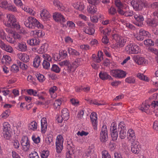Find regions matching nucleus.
<instances>
[{
  "label": "nucleus",
  "instance_id": "23",
  "mask_svg": "<svg viewBox=\"0 0 158 158\" xmlns=\"http://www.w3.org/2000/svg\"><path fill=\"white\" fill-rule=\"evenodd\" d=\"M73 6L75 9L79 10H82L84 8L83 3L81 2L74 3L73 4Z\"/></svg>",
  "mask_w": 158,
  "mask_h": 158
},
{
  "label": "nucleus",
  "instance_id": "21",
  "mask_svg": "<svg viewBox=\"0 0 158 158\" xmlns=\"http://www.w3.org/2000/svg\"><path fill=\"white\" fill-rule=\"evenodd\" d=\"M17 50L21 52H25L27 50L26 44L24 42L18 43Z\"/></svg>",
  "mask_w": 158,
  "mask_h": 158
},
{
  "label": "nucleus",
  "instance_id": "29",
  "mask_svg": "<svg viewBox=\"0 0 158 158\" xmlns=\"http://www.w3.org/2000/svg\"><path fill=\"white\" fill-rule=\"evenodd\" d=\"M48 45L47 43L43 44L38 50V52L40 54H42L46 52L48 50Z\"/></svg>",
  "mask_w": 158,
  "mask_h": 158
},
{
  "label": "nucleus",
  "instance_id": "35",
  "mask_svg": "<svg viewBox=\"0 0 158 158\" xmlns=\"http://www.w3.org/2000/svg\"><path fill=\"white\" fill-rule=\"evenodd\" d=\"M1 48L10 53H12L13 51V49L11 46L6 44L5 43H4V45H3Z\"/></svg>",
  "mask_w": 158,
  "mask_h": 158
},
{
  "label": "nucleus",
  "instance_id": "48",
  "mask_svg": "<svg viewBox=\"0 0 158 158\" xmlns=\"http://www.w3.org/2000/svg\"><path fill=\"white\" fill-rule=\"evenodd\" d=\"M29 128L33 131L36 130L37 128V123L34 121L31 122L29 125Z\"/></svg>",
  "mask_w": 158,
  "mask_h": 158
},
{
  "label": "nucleus",
  "instance_id": "13",
  "mask_svg": "<svg viewBox=\"0 0 158 158\" xmlns=\"http://www.w3.org/2000/svg\"><path fill=\"white\" fill-rule=\"evenodd\" d=\"M131 142V148L132 152L137 154L139 153L140 150L139 142L137 140Z\"/></svg>",
  "mask_w": 158,
  "mask_h": 158
},
{
  "label": "nucleus",
  "instance_id": "36",
  "mask_svg": "<svg viewBox=\"0 0 158 158\" xmlns=\"http://www.w3.org/2000/svg\"><path fill=\"white\" fill-rule=\"evenodd\" d=\"M133 13V11L131 10L124 11L123 10L122 12H121L120 15L126 17H130L132 16L133 15H134L135 14Z\"/></svg>",
  "mask_w": 158,
  "mask_h": 158
},
{
  "label": "nucleus",
  "instance_id": "43",
  "mask_svg": "<svg viewBox=\"0 0 158 158\" xmlns=\"http://www.w3.org/2000/svg\"><path fill=\"white\" fill-rule=\"evenodd\" d=\"M2 61V62L5 63L6 64H8L11 61V58L9 56L4 55L3 56Z\"/></svg>",
  "mask_w": 158,
  "mask_h": 158
},
{
  "label": "nucleus",
  "instance_id": "61",
  "mask_svg": "<svg viewBox=\"0 0 158 158\" xmlns=\"http://www.w3.org/2000/svg\"><path fill=\"white\" fill-rule=\"evenodd\" d=\"M111 29L110 27H108L104 30H103L102 31L103 34L105 36L109 35H110L111 32Z\"/></svg>",
  "mask_w": 158,
  "mask_h": 158
},
{
  "label": "nucleus",
  "instance_id": "26",
  "mask_svg": "<svg viewBox=\"0 0 158 158\" xmlns=\"http://www.w3.org/2000/svg\"><path fill=\"white\" fill-rule=\"evenodd\" d=\"M69 65L67 68V71L69 73H71L72 76H73L74 75V72L76 68L75 67L73 63L71 64L70 63Z\"/></svg>",
  "mask_w": 158,
  "mask_h": 158
},
{
  "label": "nucleus",
  "instance_id": "17",
  "mask_svg": "<svg viewBox=\"0 0 158 158\" xmlns=\"http://www.w3.org/2000/svg\"><path fill=\"white\" fill-rule=\"evenodd\" d=\"M127 137L128 139L131 142L137 140L134 130L130 129L127 132Z\"/></svg>",
  "mask_w": 158,
  "mask_h": 158
},
{
  "label": "nucleus",
  "instance_id": "64",
  "mask_svg": "<svg viewBox=\"0 0 158 158\" xmlns=\"http://www.w3.org/2000/svg\"><path fill=\"white\" fill-rule=\"evenodd\" d=\"M102 158H111V156L108 152L106 150H104L102 152Z\"/></svg>",
  "mask_w": 158,
  "mask_h": 158
},
{
  "label": "nucleus",
  "instance_id": "56",
  "mask_svg": "<svg viewBox=\"0 0 158 158\" xmlns=\"http://www.w3.org/2000/svg\"><path fill=\"white\" fill-rule=\"evenodd\" d=\"M36 76L38 80L40 82H43L45 79V77L40 73H37Z\"/></svg>",
  "mask_w": 158,
  "mask_h": 158
},
{
  "label": "nucleus",
  "instance_id": "40",
  "mask_svg": "<svg viewBox=\"0 0 158 158\" xmlns=\"http://www.w3.org/2000/svg\"><path fill=\"white\" fill-rule=\"evenodd\" d=\"M15 24L13 25L11 27H14L16 28L17 30H19V32L21 33L24 34L26 33V31L23 28H21L20 27V25L17 24L16 22L15 23Z\"/></svg>",
  "mask_w": 158,
  "mask_h": 158
},
{
  "label": "nucleus",
  "instance_id": "20",
  "mask_svg": "<svg viewBox=\"0 0 158 158\" xmlns=\"http://www.w3.org/2000/svg\"><path fill=\"white\" fill-rule=\"evenodd\" d=\"M90 118L92 125L95 129V127H96L97 125L98 118L97 114L94 112H92L91 114Z\"/></svg>",
  "mask_w": 158,
  "mask_h": 158
},
{
  "label": "nucleus",
  "instance_id": "37",
  "mask_svg": "<svg viewBox=\"0 0 158 158\" xmlns=\"http://www.w3.org/2000/svg\"><path fill=\"white\" fill-rule=\"evenodd\" d=\"M62 104V101L60 99H57L56 100L53 104V106L54 109L58 110L60 108V106Z\"/></svg>",
  "mask_w": 158,
  "mask_h": 158
},
{
  "label": "nucleus",
  "instance_id": "54",
  "mask_svg": "<svg viewBox=\"0 0 158 158\" xmlns=\"http://www.w3.org/2000/svg\"><path fill=\"white\" fill-rule=\"evenodd\" d=\"M9 4L8 2L5 0H1L0 1V7L6 9Z\"/></svg>",
  "mask_w": 158,
  "mask_h": 158
},
{
  "label": "nucleus",
  "instance_id": "16",
  "mask_svg": "<svg viewBox=\"0 0 158 158\" xmlns=\"http://www.w3.org/2000/svg\"><path fill=\"white\" fill-rule=\"evenodd\" d=\"M17 56L18 58L24 62L27 63L29 61V56L26 53H20Z\"/></svg>",
  "mask_w": 158,
  "mask_h": 158
},
{
  "label": "nucleus",
  "instance_id": "62",
  "mask_svg": "<svg viewBox=\"0 0 158 158\" xmlns=\"http://www.w3.org/2000/svg\"><path fill=\"white\" fill-rule=\"evenodd\" d=\"M67 25L70 29H74L75 27V24L72 21H68L67 22Z\"/></svg>",
  "mask_w": 158,
  "mask_h": 158
},
{
  "label": "nucleus",
  "instance_id": "42",
  "mask_svg": "<svg viewBox=\"0 0 158 158\" xmlns=\"http://www.w3.org/2000/svg\"><path fill=\"white\" fill-rule=\"evenodd\" d=\"M10 128V125L8 122H5L3 124V132H8Z\"/></svg>",
  "mask_w": 158,
  "mask_h": 158
},
{
  "label": "nucleus",
  "instance_id": "5",
  "mask_svg": "<svg viewBox=\"0 0 158 158\" xmlns=\"http://www.w3.org/2000/svg\"><path fill=\"white\" fill-rule=\"evenodd\" d=\"M37 19L34 17L29 16L24 22L25 26L29 28H34L35 27Z\"/></svg>",
  "mask_w": 158,
  "mask_h": 158
},
{
  "label": "nucleus",
  "instance_id": "9",
  "mask_svg": "<svg viewBox=\"0 0 158 158\" xmlns=\"http://www.w3.org/2000/svg\"><path fill=\"white\" fill-rule=\"evenodd\" d=\"M100 139L101 142H106L108 139L107 130L106 125H103L101 128L100 133Z\"/></svg>",
  "mask_w": 158,
  "mask_h": 158
},
{
  "label": "nucleus",
  "instance_id": "7",
  "mask_svg": "<svg viewBox=\"0 0 158 158\" xmlns=\"http://www.w3.org/2000/svg\"><path fill=\"white\" fill-rule=\"evenodd\" d=\"M6 17L7 21L4 22V24L7 27H11L17 22L16 18L13 15L11 14H7Z\"/></svg>",
  "mask_w": 158,
  "mask_h": 158
},
{
  "label": "nucleus",
  "instance_id": "6",
  "mask_svg": "<svg viewBox=\"0 0 158 158\" xmlns=\"http://www.w3.org/2000/svg\"><path fill=\"white\" fill-rule=\"evenodd\" d=\"M22 149L24 152L29 151L31 148L30 141L27 136H24L22 137L21 141Z\"/></svg>",
  "mask_w": 158,
  "mask_h": 158
},
{
  "label": "nucleus",
  "instance_id": "55",
  "mask_svg": "<svg viewBox=\"0 0 158 158\" xmlns=\"http://www.w3.org/2000/svg\"><path fill=\"white\" fill-rule=\"evenodd\" d=\"M51 70L56 73H59L60 71V69L57 65L53 64L52 65Z\"/></svg>",
  "mask_w": 158,
  "mask_h": 158
},
{
  "label": "nucleus",
  "instance_id": "28",
  "mask_svg": "<svg viewBox=\"0 0 158 158\" xmlns=\"http://www.w3.org/2000/svg\"><path fill=\"white\" fill-rule=\"evenodd\" d=\"M83 30L85 33L92 35L94 34L95 30L94 28L92 27L85 26L83 28Z\"/></svg>",
  "mask_w": 158,
  "mask_h": 158
},
{
  "label": "nucleus",
  "instance_id": "60",
  "mask_svg": "<svg viewBox=\"0 0 158 158\" xmlns=\"http://www.w3.org/2000/svg\"><path fill=\"white\" fill-rule=\"evenodd\" d=\"M137 77L141 80L147 81L148 80V77L143 75V74L138 73L137 75Z\"/></svg>",
  "mask_w": 158,
  "mask_h": 158
},
{
  "label": "nucleus",
  "instance_id": "2",
  "mask_svg": "<svg viewBox=\"0 0 158 158\" xmlns=\"http://www.w3.org/2000/svg\"><path fill=\"white\" fill-rule=\"evenodd\" d=\"M125 51L129 54H137L141 51L139 47L135 44H130L127 45L125 48Z\"/></svg>",
  "mask_w": 158,
  "mask_h": 158
},
{
  "label": "nucleus",
  "instance_id": "1",
  "mask_svg": "<svg viewBox=\"0 0 158 158\" xmlns=\"http://www.w3.org/2000/svg\"><path fill=\"white\" fill-rule=\"evenodd\" d=\"M112 38L115 41V46L118 48L123 47L127 40L126 37H122L117 34L112 35Z\"/></svg>",
  "mask_w": 158,
  "mask_h": 158
},
{
  "label": "nucleus",
  "instance_id": "25",
  "mask_svg": "<svg viewBox=\"0 0 158 158\" xmlns=\"http://www.w3.org/2000/svg\"><path fill=\"white\" fill-rule=\"evenodd\" d=\"M27 42L28 44L31 46L37 45L39 44L40 41L38 38H35L28 40L27 41Z\"/></svg>",
  "mask_w": 158,
  "mask_h": 158
},
{
  "label": "nucleus",
  "instance_id": "46",
  "mask_svg": "<svg viewBox=\"0 0 158 158\" xmlns=\"http://www.w3.org/2000/svg\"><path fill=\"white\" fill-rule=\"evenodd\" d=\"M10 111L9 109L6 110L0 116V117L2 119H6L9 116Z\"/></svg>",
  "mask_w": 158,
  "mask_h": 158
},
{
  "label": "nucleus",
  "instance_id": "57",
  "mask_svg": "<svg viewBox=\"0 0 158 158\" xmlns=\"http://www.w3.org/2000/svg\"><path fill=\"white\" fill-rule=\"evenodd\" d=\"M40 153L42 158H47L49 155V152L47 150H43L41 151Z\"/></svg>",
  "mask_w": 158,
  "mask_h": 158
},
{
  "label": "nucleus",
  "instance_id": "45",
  "mask_svg": "<svg viewBox=\"0 0 158 158\" xmlns=\"http://www.w3.org/2000/svg\"><path fill=\"white\" fill-rule=\"evenodd\" d=\"M126 73L125 71L120 69L118 70L117 78H123L126 75Z\"/></svg>",
  "mask_w": 158,
  "mask_h": 158
},
{
  "label": "nucleus",
  "instance_id": "15",
  "mask_svg": "<svg viewBox=\"0 0 158 158\" xmlns=\"http://www.w3.org/2000/svg\"><path fill=\"white\" fill-rule=\"evenodd\" d=\"M114 4L117 8V12L119 14L121 12H122L123 9L126 7V6H125V5L122 3L120 0H115Z\"/></svg>",
  "mask_w": 158,
  "mask_h": 158
},
{
  "label": "nucleus",
  "instance_id": "59",
  "mask_svg": "<svg viewBox=\"0 0 158 158\" xmlns=\"http://www.w3.org/2000/svg\"><path fill=\"white\" fill-rule=\"evenodd\" d=\"M9 10L14 12H17V10L16 7L14 5L9 4L6 9Z\"/></svg>",
  "mask_w": 158,
  "mask_h": 158
},
{
  "label": "nucleus",
  "instance_id": "19",
  "mask_svg": "<svg viewBox=\"0 0 158 158\" xmlns=\"http://www.w3.org/2000/svg\"><path fill=\"white\" fill-rule=\"evenodd\" d=\"M41 131L42 133H44L46 132L47 127V123L46 118H43L41 120Z\"/></svg>",
  "mask_w": 158,
  "mask_h": 158
},
{
  "label": "nucleus",
  "instance_id": "38",
  "mask_svg": "<svg viewBox=\"0 0 158 158\" xmlns=\"http://www.w3.org/2000/svg\"><path fill=\"white\" fill-rule=\"evenodd\" d=\"M60 10L67 13L70 11V9L66 5L62 3L60 7L58 9Z\"/></svg>",
  "mask_w": 158,
  "mask_h": 158
},
{
  "label": "nucleus",
  "instance_id": "34",
  "mask_svg": "<svg viewBox=\"0 0 158 158\" xmlns=\"http://www.w3.org/2000/svg\"><path fill=\"white\" fill-rule=\"evenodd\" d=\"M97 9L96 6L94 5H89L87 7L88 12L91 14H94L97 11Z\"/></svg>",
  "mask_w": 158,
  "mask_h": 158
},
{
  "label": "nucleus",
  "instance_id": "33",
  "mask_svg": "<svg viewBox=\"0 0 158 158\" xmlns=\"http://www.w3.org/2000/svg\"><path fill=\"white\" fill-rule=\"evenodd\" d=\"M57 90V87L56 86L50 88L49 90V92L51 96V97L53 98H55L56 97V94L55 93V91Z\"/></svg>",
  "mask_w": 158,
  "mask_h": 158
},
{
  "label": "nucleus",
  "instance_id": "4",
  "mask_svg": "<svg viewBox=\"0 0 158 158\" xmlns=\"http://www.w3.org/2000/svg\"><path fill=\"white\" fill-rule=\"evenodd\" d=\"M118 129L119 138L121 139H124L126 136L127 130L126 125L123 122L119 123Z\"/></svg>",
  "mask_w": 158,
  "mask_h": 158
},
{
  "label": "nucleus",
  "instance_id": "53",
  "mask_svg": "<svg viewBox=\"0 0 158 158\" xmlns=\"http://www.w3.org/2000/svg\"><path fill=\"white\" fill-rule=\"evenodd\" d=\"M108 75L109 74L105 72H101L99 74L100 77L102 80L107 79Z\"/></svg>",
  "mask_w": 158,
  "mask_h": 158
},
{
  "label": "nucleus",
  "instance_id": "63",
  "mask_svg": "<svg viewBox=\"0 0 158 158\" xmlns=\"http://www.w3.org/2000/svg\"><path fill=\"white\" fill-rule=\"evenodd\" d=\"M29 158H40L38 153L35 151L32 152L29 154Z\"/></svg>",
  "mask_w": 158,
  "mask_h": 158
},
{
  "label": "nucleus",
  "instance_id": "30",
  "mask_svg": "<svg viewBox=\"0 0 158 158\" xmlns=\"http://www.w3.org/2000/svg\"><path fill=\"white\" fill-rule=\"evenodd\" d=\"M67 51L70 55L76 56H78L80 55V53L78 52L71 48H68Z\"/></svg>",
  "mask_w": 158,
  "mask_h": 158
},
{
  "label": "nucleus",
  "instance_id": "49",
  "mask_svg": "<svg viewBox=\"0 0 158 158\" xmlns=\"http://www.w3.org/2000/svg\"><path fill=\"white\" fill-rule=\"evenodd\" d=\"M27 92L28 94L31 95H33L34 96H38V92L35 90L32 89H27Z\"/></svg>",
  "mask_w": 158,
  "mask_h": 158
},
{
  "label": "nucleus",
  "instance_id": "51",
  "mask_svg": "<svg viewBox=\"0 0 158 158\" xmlns=\"http://www.w3.org/2000/svg\"><path fill=\"white\" fill-rule=\"evenodd\" d=\"M139 31H140V35H142L143 37L145 36L149 38L151 37V35L148 31L143 29L140 30Z\"/></svg>",
  "mask_w": 158,
  "mask_h": 158
},
{
  "label": "nucleus",
  "instance_id": "52",
  "mask_svg": "<svg viewBox=\"0 0 158 158\" xmlns=\"http://www.w3.org/2000/svg\"><path fill=\"white\" fill-rule=\"evenodd\" d=\"M82 60L80 58H77L73 63V64L76 68L82 64Z\"/></svg>",
  "mask_w": 158,
  "mask_h": 158
},
{
  "label": "nucleus",
  "instance_id": "47",
  "mask_svg": "<svg viewBox=\"0 0 158 158\" xmlns=\"http://www.w3.org/2000/svg\"><path fill=\"white\" fill-rule=\"evenodd\" d=\"M147 62V61L143 57H139L138 58L137 63L139 65L145 64Z\"/></svg>",
  "mask_w": 158,
  "mask_h": 158
},
{
  "label": "nucleus",
  "instance_id": "8",
  "mask_svg": "<svg viewBox=\"0 0 158 158\" xmlns=\"http://www.w3.org/2000/svg\"><path fill=\"white\" fill-rule=\"evenodd\" d=\"M131 4L133 8L136 10H141L143 6H146V3L143 2L141 0H133L131 1Z\"/></svg>",
  "mask_w": 158,
  "mask_h": 158
},
{
  "label": "nucleus",
  "instance_id": "41",
  "mask_svg": "<svg viewBox=\"0 0 158 158\" xmlns=\"http://www.w3.org/2000/svg\"><path fill=\"white\" fill-rule=\"evenodd\" d=\"M150 106L145 103H143L140 107V110L146 112Z\"/></svg>",
  "mask_w": 158,
  "mask_h": 158
},
{
  "label": "nucleus",
  "instance_id": "39",
  "mask_svg": "<svg viewBox=\"0 0 158 158\" xmlns=\"http://www.w3.org/2000/svg\"><path fill=\"white\" fill-rule=\"evenodd\" d=\"M125 81L129 84H135L136 82V80L135 77L130 76L126 78L125 79Z\"/></svg>",
  "mask_w": 158,
  "mask_h": 158
},
{
  "label": "nucleus",
  "instance_id": "10",
  "mask_svg": "<svg viewBox=\"0 0 158 158\" xmlns=\"http://www.w3.org/2000/svg\"><path fill=\"white\" fill-rule=\"evenodd\" d=\"M22 36L16 32L14 33L12 37H7L6 40L9 43L14 44V43H17L19 41L22 40Z\"/></svg>",
  "mask_w": 158,
  "mask_h": 158
},
{
  "label": "nucleus",
  "instance_id": "22",
  "mask_svg": "<svg viewBox=\"0 0 158 158\" xmlns=\"http://www.w3.org/2000/svg\"><path fill=\"white\" fill-rule=\"evenodd\" d=\"M146 22L149 26L152 27H155L158 25V20L157 19H149Z\"/></svg>",
  "mask_w": 158,
  "mask_h": 158
},
{
  "label": "nucleus",
  "instance_id": "12",
  "mask_svg": "<svg viewBox=\"0 0 158 158\" xmlns=\"http://www.w3.org/2000/svg\"><path fill=\"white\" fill-rule=\"evenodd\" d=\"M111 136L112 139L115 141L117 139L118 135L117 127V125L115 123L111 124L110 127Z\"/></svg>",
  "mask_w": 158,
  "mask_h": 158
},
{
  "label": "nucleus",
  "instance_id": "18",
  "mask_svg": "<svg viewBox=\"0 0 158 158\" xmlns=\"http://www.w3.org/2000/svg\"><path fill=\"white\" fill-rule=\"evenodd\" d=\"M40 15L41 18L44 20H47L51 16L48 11L45 9H44L41 11Z\"/></svg>",
  "mask_w": 158,
  "mask_h": 158
},
{
  "label": "nucleus",
  "instance_id": "3",
  "mask_svg": "<svg viewBox=\"0 0 158 158\" xmlns=\"http://www.w3.org/2000/svg\"><path fill=\"white\" fill-rule=\"evenodd\" d=\"M64 139L61 135H58L56 137V149L58 153L61 152L63 149V143Z\"/></svg>",
  "mask_w": 158,
  "mask_h": 158
},
{
  "label": "nucleus",
  "instance_id": "50",
  "mask_svg": "<svg viewBox=\"0 0 158 158\" xmlns=\"http://www.w3.org/2000/svg\"><path fill=\"white\" fill-rule=\"evenodd\" d=\"M93 151L92 149H87L84 154V156L86 158H90L93 152Z\"/></svg>",
  "mask_w": 158,
  "mask_h": 158
},
{
  "label": "nucleus",
  "instance_id": "31",
  "mask_svg": "<svg viewBox=\"0 0 158 158\" xmlns=\"http://www.w3.org/2000/svg\"><path fill=\"white\" fill-rule=\"evenodd\" d=\"M103 59V53L101 51H98L97 56L93 59L94 61L99 63Z\"/></svg>",
  "mask_w": 158,
  "mask_h": 158
},
{
  "label": "nucleus",
  "instance_id": "32",
  "mask_svg": "<svg viewBox=\"0 0 158 158\" xmlns=\"http://www.w3.org/2000/svg\"><path fill=\"white\" fill-rule=\"evenodd\" d=\"M21 8L31 15L34 16L35 14V12L28 6H25L24 7L23 6Z\"/></svg>",
  "mask_w": 158,
  "mask_h": 158
},
{
  "label": "nucleus",
  "instance_id": "44",
  "mask_svg": "<svg viewBox=\"0 0 158 158\" xmlns=\"http://www.w3.org/2000/svg\"><path fill=\"white\" fill-rule=\"evenodd\" d=\"M154 41L150 39L146 40L144 41V44L148 46H153L154 45Z\"/></svg>",
  "mask_w": 158,
  "mask_h": 158
},
{
  "label": "nucleus",
  "instance_id": "27",
  "mask_svg": "<svg viewBox=\"0 0 158 158\" xmlns=\"http://www.w3.org/2000/svg\"><path fill=\"white\" fill-rule=\"evenodd\" d=\"M61 113V116L64 118V120L66 121L68 120L69 118V116L68 110L66 108H64L62 110Z\"/></svg>",
  "mask_w": 158,
  "mask_h": 158
},
{
  "label": "nucleus",
  "instance_id": "11",
  "mask_svg": "<svg viewBox=\"0 0 158 158\" xmlns=\"http://www.w3.org/2000/svg\"><path fill=\"white\" fill-rule=\"evenodd\" d=\"M53 17L54 20L56 22L60 23H65L67 19L60 13L56 12L53 13Z\"/></svg>",
  "mask_w": 158,
  "mask_h": 158
},
{
  "label": "nucleus",
  "instance_id": "24",
  "mask_svg": "<svg viewBox=\"0 0 158 158\" xmlns=\"http://www.w3.org/2000/svg\"><path fill=\"white\" fill-rule=\"evenodd\" d=\"M41 61L40 57L39 56H35L33 62V66L35 68H38L40 64Z\"/></svg>",
  "mask_w": 158,
  "mask_h": 158
},
{
  "label": "nucleus",
  "instance_id": "58",
  "mask_svg": "<svg viewBox=\"0 0 158 158\" xmlns=\"http://www.w3.org/2000/svg\"><path fill=\"white\" fill-rule=\"evenodd\" d=\"M70 62L69 60H65L59 62V64L61 66H66L67 68L69 65Z\"/></svg>",
  "mask_w": 158,
  "mask_h": 158
},
{
  "label": "nucleus",
  "instance_id": "14",
  "mask_svg": "<svg viewBox=\"0 0 158 158\" xmlns=\"http://www.w3.org/2000/svg\"><path fill=\"white\" fill-rule=\"evenodd\" d=\"M134 18L136 21V22L135 24L139 27H142L143 25V22L144 20L143 16L138 13L134 14Z\"/></svg>",
  "mask_w": 158,
  "mask_h": 158
}]
</instances>
